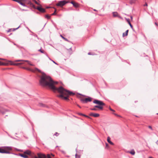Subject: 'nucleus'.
<instances>
[{
  "instance_id": "f3484780",
  "label": "nucleus",
  "mask_w": 158,
  "mask_h": 158,
  "mask_svg": "<svg viewBox=\"0 0 158 158\" xmlns=\"http://www.w3.org/2000/svg\"><path fill=\"white\" fill-rule=\"evenodd\" d=\"M67 52L69 53V54H71L72 53V49L71 48H70L69 49H68L67 50Z\"/></svg>"
},
{
  "instance_id": "a18cd8bd",
  "label": "nucleus",
  "mask_w": 158,
  "mask_h": 158,
  "mask_svg": "<svg viewBox=\"0 0 158 158\" xmlns=\"http://www.w3.org/2000/svg\"><path fill=\"white\" fill-rule=\"evenodd\" d=\"M149 158H153L152 157H149Z\"/></svg>"
},
{
  "instance_id": "bb28decb",
  "label": "nucleus",
  "mask_w": 158,
  "mask_h": 158,
  "mask_svg": "<svg viewBox=\"0 0 158 158\" xmlns=\"http://www.w3.org/2000/svg\"><path fill=\"white\" fill-rule=\"evenodd\" d=\"M40 106H42V107H44V105L42 103H40Z\"/></svg>"
},
{
  "instance_id": "7c9ffc66",
  "label": "nucleus",
  "mask_w": 158,
  "mask_h": 158,
  "mask_svg": "<svg viewBox=\"0 0 158 158\" xmlns=\"http://www.w3.org/2000/svg\"><path fill=\"white\" fill-rule=\"evenodd\" d=\"M46 17L48 19H49L50 18V16H48V15H46Z\"/></svg>"
},
{
  "instance_id": "72a5a7b5",
  "label": "nucleus",
  "mask_w": 158,
  "mask_h": 158,
  "mask_svg": "<svg viewBox=\"0 0 158 158\" xmlns=\"http://www.w3.org/2000/svg\"><path fill=\"white\" fill-rule=\"evenodd\" d=\"M61 152L63 153L64 154H65L66 153L64 151H61Z\"/></svg>"
},
{
  "instance_id": "20e7f679",
  "label": "nucleus",
  "mask_w": 158,
  "mask_h": 158,
  "mask_svg": "<svg viewBox=\"0 0 158 158\" xmlns=\"http://www.w3.org/2000/svg\"><path fill=\"white\" fill-rule=\"evenodd\" d=\"M93 103L95 104H98L99 105H96L94 106L95 108H98L100 110L103 109V106L105 105V104L102 101L98 100H95L93 101Z\"/></svg>"
},
{
  "instance_id": "4be33fe9",
  "label": "nucleus",
  "mask_w": 158,
  "mask_h": 158,
  "mask_svg": "<svg viewBox=\"0 0 158 158\" xmlns=\"http://www.w3.org/2000/svg\"><path fill=\"white\" fill-rule=\"evenodd\" d=\"M33 1L37 5H40V4L37 2L35 0H33Z\"/></svg>"
},
{
  "instance_id": "f03ea898",
  "label": "nucleus",
  "mask_w": 158,
  "mask_h": 158,
  "mask_svg": "<svg viewBox=\"0 0 158 158\" xmlns=\"http://www.w3.org/2000/svg\"><path fill=\"white\" fill-rule=\"evenodd\" d=\"M24 62H27L28 64L31 65H33V64L31 63L28 60H17L15 61H8V64L10 65H13L18 66L20 67H21V65L23 64Z\"/></svg>"
},
{
  "instance_id": "4c0bfd02",
  "label": "nucleus",
  "mask_w": 158,
  "mask_h": 158,
  "mask_svg": "<svg viewBox=\"0 0 158 158\" xmlns=\"http://www.w3.org/2000/svg\"><path fill=\"white\" fill-rule=\"evenodd\" d=\"M83 116H85V117H88V118H89V116L85 115V114H84V115H83Z\"/></svg>"
},
{
  "instance_id": "412c9836",
  "label": "nucleus",
  "mask_w": 158,
  "mask_h": 158,
  "mask_svg": "<svg viewBox=\"0 0 158 158\" xmlns=\"http://www.w3.org/2000/svg\"><path fill=\"white\" fill-rule=\"evenodd\" d=\"M54 8L55 9V11L52 14V15H55L56 14V10L55 8Z\"/></svg>"
},
{
  "instance_id": "393cba45",
  "label": "nucleus",
  "mask_w": 158,
  "mask_h": 158,
  "mask_svg": "<svg viewBox=\"0 0 158 158\" xmlns=\"http://www.w3.org/2000/svg\"><path fill=\"white\" fill-rule=\"evenodd\" d=\"M128 24H129V25H130V27H131V28H132V29H133V26L131 24V23H128Z\"/></svg>"
},
{
  "instance_id": "ddd939ff",
  "label": "nucleus",
  "mask_w": 158,
  "mask_h": 158,
  "mask_svg": "<svg viewBox=\"0 0 158 158\" xmlns=\"http://www.w3.org/2000/svg\"><path fill=\"white\" fill-rule=\"evenodd\" d=\"M110 137H107V141L108 142L110 143V144L111 145H113L114 144V143L113 142H112L111 141H110Z\"/></svg>"
},
{
  "instance_id": "6e6552de",
  "label": "nucleus",
  "mask_w": 158,
  "mask_h": 158,
  "mask_svg": "<svg viewBox=\"0 0 158 158\" xmlns=\"http://www.w3.org/2000/svg\"><path fill=\"white\" fill-rule=\"evenodd\" d=\"M89 115L92 116H93L95 117H97L99 116V114L98 113H91L89 114Z\"/></svg>"
},
{
  "instance_id": "a19ab883",
  "label": "nucleus",
  "mask_w": 158,
  "mask_h": 158,
  "mask_svg": "<svg viewBox=\"0 0 158 158\" xmlns=\"http://www.w3.org/2000/svg\"><path fill=\"white\" fill-rule=\"evenodd\" d=\"M77 106H78L79 108H81V107L79 105H77Z\"/></svg>"
},
{
  "instance_id": "a211bd4d",
  "label": "nucleus",
  "mask_w": 158,
  "mask_h": 158,
  "mask_svg": "<svg viewBox=\"0 0 158 158\" xmlns=\"http://www.w3.org/2000/svg\"><path fill=\"white\" fill-rule=\"evenodd\" d=\"M129 153H131V154H132V155H134L135 153V152L134 150H132Z\"/></svg>"
},
{
  "instance_id": "9d476101",
  "label": "nucleus",
  "mask_w": 158,
  "mask_h": 158,
  "mask_svg": "<svg viewBox=\"0 0 158 158\" xmlns=\"http://www.w3.org/2000/svg\"><path fill=\"white\" fill-rule=\"evenodd\" d=\"M71 3L75 7L77 8L79 6V4L73 1H71Z\"/></svg>"
},
{
  "instance_id": "f8f14e48",
  "label": "nucleus",
  "mask_w": 158,
  "mask_h": 158,
  "mask_svg": "<svg viewBox=\"0 0 158 158\" xmlns=\"http://www.w3.org/2000/svg\"><path fill=\"white\" fill-rule=\"evenodd\" d=\"M4 110L3 108L1 107L0 106V114H4L5 112L7 111L6 110Z\"/></svg>"
},
{
  "instance_id": "f257e3e1",
  "label": "nucleus",
  "mask_w": 158,
  "mask_h": 158,
  "mask_svg": "<svg viewBox=\"0 0 158 158\" xmlns=\"http://www.w3.org/2000/svg\"><path fill=\"white\" fill-rule=\"evenodd\" d=\"M31 70L32 72H35V70H36L37 76L40 77V83L41 85L43 86H48L54 92L57 91L60 94L57 95L58 97L63 99L69 101V96L73 95L75 94L74 93L65 89L62 86L58 88L56 87L54 85L57 84L58 82L53 81L49 76L42 72L41 70Z\"/></svg>"
},
{
  "instance_id": "8fccbe9b",
  "label": "nucleus",
  "mask_w": 158,
  "mask_h": 158,
  "mask_svg": "<svg viewBox=\"0 0 158 158\" xmlns=\"http://www.w3.org/2000/svg\"><path fill=\"white\" fill-rule=\"evenodd\" d=\"M157 114H158V113H157Z\"/></svg>"
},
{
  "instance_id": "1a4fd4ad",
  "label": "nucleus",
  "mask_w": 158,
  "mask_h": 158,
  "mask_svg": "<svg viewBox=\"0 0 158 158\" xmlns=\"http://www.w3.org/2000/svg\"><path fill=\"white\" fill-rule=\"evenodd\" d=\"M36 8L40 11L42 13L44 12L45 11V10L44 9L40 6L37 7Z\"/></svg>"
},
{
  "instance_id": "4468645a",
  "label": "nucleus",
  "mask_w": 158,
  "mask_h": 158,
  "mask_svg": "<svg viewBox=\"0 0 158 158\" xmlns=\"http://www.w3.org/2000/svg\"><path fill=\"white\" fill-rule=\"evenodd\" d=\"M19 155L24 158H28V156L25 154H20Z\"/></svg>"
},
{
  "instance_id": "49530a36",
  "label": "nucleus",
  "mask_w": 158,
  "mask_h": 158,
  "mask_svg": "<svg viewBox=\"0 0 158 158\" xmlns=\"http://www.w3.org/2000/svg\"><path fill=\"white\" fill-rule=\"evenodd\" d=\"M106 146H107V145H108L107 143H106Z\"/></svg>"
},
{
  "instance_id": "6ab92c4d",
  "label": "nucleus",
  "mask_w": 158,
  "mask_h": 158,
  "mask_svg": "<svg viewBox=\"0 0 158 158\" xmlns=\"http://www.w3.org/2000/svg\"><path fill=\"white\" fill-rule=\"evenodd\" d=\"M19 27V26L18 27L16 28V29H14V28L13 29H10L9 31H8V32H10L11 31H14L15 30L17 29Z\"/></svg>"
},
{
  "instance_id": "f704fd0d",
  "label": "nucleus",
  "mask_w": 158,
  "mask_h": 158,
  "mask_svg": "<svg viewBox=\"0 0 158 158\" xmlns=\"http://www.w3.org/2000/svg\"><path fill=\"white\" fill-rule=\"evenodd\" d=\"M79 114L80 115H82V116H83V115H84V114H82L81 113H79Z\"/></svg>"
},
{
  "instance_id": "b1692460",
  "label": "nucleus",
  "mask_w": 158,
  "mask_h": 158,
  "mask_svg": "<svg viewBox=\"0 0 158 158\" xmlns=\"http://www.w3.org/2000/svg\"><path fill=\"white\" fill-rule=\"evenodd\" d=\"M59 135V134L58 133L56 132L54 134V135H56V136H57L58 135Z\"/></svg>"
},
{
  "instance_id": "5701e85b",
  "label": "nucleus",
  "mask_w": 158,
  "mask_h": 158,
  "mask_svg": "<svg viewBox=\"0 0 158 158\" xmlns=\"http://www.w3.org/2000/svg\"><path fill=\"white\" fill-rule=\"evenodd\" d=\"M91 110H97V109L96 108L94 107L93 108H91Z\"/></svg>"
},
{
  "instance_id": "7ed1b4c3",
  "label": "nucleus",
  "mask_w": 158,
  "mask_h": 158,
  "mask_svg": "<svg viewBox=\"0 0 158 158\" xmlns=\"http://www.w3.org/2000/svg\"><path fill=\"white\" fill-rule=\"evenodd\" d=\"M12 150V147L8 146L2 147L0 148V153L10 154L9 151Z\"/></svg>"
},
{
  "instance_id": "2eb2a0df",
  "label": "nucleus",
  "mask_w": 158,
  "mask_h": 158,
  "mask_svg": "<svg viewBox=\"0 0 158 158\" xmlns=\"http://www.w3.org/2000/svg\"><path fill=\"white\" fill-rule=\"evenodd\" d=\"M128 30H127L126 32L125 33H123V37H124V36H127V35H128Z\"/></svg>"
},
{
  "instance_id": "c85d7f7f",
  "label": "nucleus",
  "mask_w": 158,
  "mask_h": 158,
  "mask_svg": "<svg viewBox=\"0 0 158 158\" xmlns=\"http://www.w3.org/2000/svg\"><path fill=\"white\" fill-rule=\"evenodd\" d=\"M39 51L40 52H41L42 53H43L44 52V51L43 50H42L41 49H40V50H39Z\"/></svg>"
},
{
  "instance_id": "09e8293b",
  "label": "nucleus",
  "mask_w": 158,
  "mask_h": 158,
  "mask_svg": "<svg viewBox=\"0 0 158 158\" xmlns=\"http://www.w3.org/2000/svg\"><path fill=\"white\" fill-rule=\"evenodd\" d=\"M94 11H96V10H95V9H94Z\"/></svg>"
},
{
  "instance_id": "2f4dec72",
  "label": "nucleus",
  "mask_w": 158,
  "mask_h": 158,
  "mask_svg": "<svg viewBox=\"0 0 158 158\" xmlns=\"http://www.w3.org/2000/svg\"><path fill=\"white\" fill-rule=\"evenodd\" d=\"M3 64V63L2 62H1L0 61V65H2Z\"/></svg>"
},
{
  "instance_id": "de8ad7c7",
  "label": "nucleus",
  "mask_w": 158,
  "mask_h": 158,
  "mask_svg": "<svg viewBox=\"0 0 158 158\" xmlns=\"http://www.w3.org/2000/svg\"><path fill=\"white\" fill-rule=\"evenodd\" d=\"M67 156V157H69V156Z\"/></svg>"
},
{
  "instance_id": "c9c22d12",
  "label": "nucleus",
  "mask_w": 158,
  "mask_h": 158,
  "mask_svg": "<svg viewBox=\"0 0 158 158\" xmlns=\"http://www.w3.org/2000/svg\"><path fill=\"white\" fill-rule=\"evenodd\" d=\"M116 116H118L119 117V115H118L117 114H114Z\"/></svg>"
},
{
  "instance_id": "79ce46f5",
  "label": "nucleus",
  "mask_w": 158,
  "mask_h": 158,
  "mask_svg": "<svg viewBox=\"0 0 158 158\" xmlns=\"http://www.w3.org/2000/svg\"><path fill=\"white\" fill-rule=\"evenodd\" d=\"M131 19H132V16H131Z\"/></svg>"
},
{
  "instance_id": "39448f33",
  "label": "nucleus",
  "mask_w": 158,
  "mask_h": 158,
  "mask_svg": "<svg viewBox=\"0 0 158 158\" xmlns=\"http://www.w3.org/2000/svg\"><path fill=\"white\" fill-rule=\"evenodd\" d=\"M81 100L82 103H86L88 102H91L92 101V98L89 97L88 98H81Z\"/></svg>"
},
{
  "instance_id": "a878e982",
  "label": "nucleus",
  "mask_w": 158,
  "mask_h": 158,
  "mask_svg": "<svg viewBox=\"0 0 158 158\" xmlns=\"http://www.w3.org/2000/svg\"><path fill=\"white\" fill-rule=\"evenodd\" d=\"M109 109L111 111H113V112H114L115 111V110H114L112 109L110 107H109Z\"/></svg>"
},
{
  "instance_id": "58836bf2",
  "label": "nucleus",
  "mask_w": 158,
  "mask_h": 158,
  "mask_svg": "<svg viewBox=\"0 0 158 158\" xmlns=\"http://www.w3.org/2000/svg\"><path fill=\"white\" fill-rule=\"evenodd\" d=\"M155 24L156 26H158V24H157V23H155Z\"/></svg>"
},
{
  "instance_id": "473e14b6",
  "label": "nucleus",
  "mask_w": 158,
  "mask_h": 158,
  "mask_svg": "<svg viewBox=\"0 0 158 158\" xmlns=\"http://www.w3.org/2000/svg\"><path fill=\"white\" fill-rule=\"evenodd\" d=\"M148 128H149L151 129L152 130H153L152 127L151 126H148Z\"/></svg>"
},
{
  "instance_id": "dca6fc26",
  "label": "nucleus",
  "mask_w": 158,
  "mask_h": 158,
  "mask_svg": "<svg viewBox=\"0 0 158 158\" xmlns=\"http://www.w3.org/2000/svg\"><path fill=\"white\" fill-rule=\"evenodd\" d=\"M24 154H26L29 155H30L31 154V152L28 150H26L24 152Z\"/></svg>"
},
{
  "instance_id": "37998d69",
  "label": "nucleus",
  "mask_w": 158,
  "mask_h": 158,
  "mask_svg": "<svg viewBox=\"0 0 158 158\" xmlns=\"http://www.w3.org/2000/svg\"><path fill=\"white\" fill-rule=\"evenodd\" d=\"M75 156H76V158L77 157V154H76Z\"/></svg>"
},
{
  "instance_id": "aec40b11",
  "label": "nucleus",
  "mask_w": 158,
  "mask_h": 158,
  "mask_svg": "<svg viewBox=\"0 0 158 158\" xmlns=\"http://www.w3.org/2000/svg\"><path fill=\"white\" fill-rule=\"evenodd\" d=\"M60 36L63 39H64L66 41H68V40L65 38L62 35H60Z\"/></svg>"
},
{
  "instance_id": "c03bdc74",
  "label": "nucleus",
  "mask_w": 158,
  "mask_h": 158,
  "mask_svg": "<svg viewBox=\"0 0 158 158\" xmlns=\"http://www.w3.org/2000/svg\"><path fill=\"white\" fill-rule=\"evenodd\" d=\"M51 155H52V156H54V155H53V154H51Z\"/></svg>"
},
{
  "instance_id": "9b49d317",
  "label": "nucleus",
  "mask_w": 158,
  "mask_h": 158,
  "mask_svg": "<svg viewBox=\"0 0 158 158\" xmlns=\"http://www.w3.org/2000/svg\"><path fill=\"white\" fill-rule=\"evenodd\" d=\"M113 15L114 17H118L120 18H122L120 16H119L117 12H115L113 13Z\"/></svg>"
},
{
  "instance_id": "c756f323",
  "label": "nucleus",
  "mask_w": 158,
  "mask_h": 158,
  "mask_svg": "<svg viewBox=\"0 0 158 158\" xmlns=\"http://www.w3.org/2000/svg\"><path fill=\"white\" fill-rule=\"evenodd\" d=\"M47 157L48 158H51L50 155L49 154H47Z\"/></svg>"
},
{
  "instance_id": "ea45409f",
  "label": "nucleus",
  "mask_w": 158,
  "mask_h": 158,
  "mask_svg": "<svg viewBox=\"0 0 158 158\" xmlns=\"http://www.w3.org/2000/svg\"><path fill=\"white\" fill-rule=\"evenodd\" d=\"M156 143L158 145V140L156 142Z\"/></svg>"
},
{
  "instance_id": "cd10ccee",
  "label": "nucleus",
  "mask_w": 158,
  "mask_h": 158,
  "mask_svg": "<svg viewBox=\"0 0 158 158\" xmlns=\"http://www.w3.org/2000/svg\"><path fill=\"white\" fill-rule=\"evenodd\" d=\"M126 19L127 22H128V23H130V20L129 19Z\"/></svg>"
},
{
  "instance_id": "0eeeda50",
  "label": "nucleus",
  "mask_w": 158,
  "mask_h": 158,
  "mask_svg": "<svg viewBox=\"0 0 158 158\" xmlns=\"http://www.w3.org/2000/svg\"><path fill=\"white\" fill-rule=\"evenodd\" d=\"M67 2L65 1H59L56 4V5L57 6L62 7L64 6Z\"/></svg>"
},
{
  "instance_id": "e433bc0d",
  "label": "nucleus",
  "mask_w": 158,
  "mask_h": 158,
  "mask_svg": "<svg viewBox=\"0 0 158 158\" xmlns=\"http://www.w3.org/2000/svg\"><path fill=\"white\" fill-rule=\"evenodd\" d=\"M144 6H148V4H147V3H146L144 5Z\"/></svg>"
},
{
  "instance_id": "423d86ee",
  "label": "nucleus",
  "mask_w": 158,
  "mask_h": 158,
  "mask_svg": "<svg viewBox=\"0 0 158 158\" xmlns=\"http://www.w3.org/2000/svg\"><path fill=\"white\" fill-rule=\"evenodd\" d=\"M37 155L38 157L35 156L33 158H46L47 157L45 154L40 153H37Z\"/></svg>"
}]
</instances>
